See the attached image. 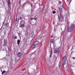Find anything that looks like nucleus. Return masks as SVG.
Here are the masks:
<instances>
[{
    "mask_svg": "<svg viewBox=\"0 0 75 75\" xmlns=\"http://www.w3.org/2000/svg\"><path fill=\"white\" fill-rule=\"evenodd\" d=\"M53 14H55L56 13V11H53L52 13Z\"/></svg>",
    "mask_w": 75,
    "mask_h": 75,
    "instance_id": "nucleus-17",
    "label": "nucleus"
},
{
    "mask_svg": "<svg viewBox=\"0 0 75 75\" xmlns=\"http://www.w3.org/2000/svg\"><path fill=\"white\" fill-rule=\"evenodd\" d=\"M58 19L59 20H60V17H61V14H59L58 15Z\"/></svg>",
    "mask_w": 75,
    "mask_h": 75,
    "instance_id": "nucleus-10",
    "label": "nucleus"
},
{
    "mask_svg": "<svg viewBox=\"0 0 75 75\" xmlns=\"http://www.w3.org/2000/svg\"><path fill=\"white\" fill-rule=\"evenodd\" d=\"M20 20H21V17H20Z\"/></svg>",
    "mask_w": 75,
    "mask_h": 75,
    "instance_id": "nucleus-25",
    "label": "nucleus"
},
{
    "mask_svg": "<svg viewBox=\"0 0 75 75\" xmlns=\"http://www.w3.org/2000/svg\"><path fill=\"white\" fill-rule=\"evenodd\" d=\"M42 13H43L44 12V9H42Z\"/></svg>",
    "mask_w": 75,
    "mask_h": 75,
    "instance_id": "nucleus-24",
    "label": "nucleus"
},
{
    "mask_svg": "<svg viewBox=\"0 0 75 75\" xmlns=\"http://www.w3.org/2000/svg\"><path fill=\"white\" fill-rule=\"evenodd\" d=\"M20 3H21V1H20L19 2V4H20V6H21V4H20Z\"/></svg>",
    "mask_w": 75,
    "mask_h": 75,
    "instance_id": "nucleus-22",
    "label": "nucleus"
},
{
    "mask_svg": "<svg viewBox=\"0 0 75 75\" xmlns=\"http://www.w3.org/2000/svg\"><path fill=\"white\" fill-rule=\"evenodd\" d=\"M20 40H18L17 41V44H18H18H20Z\"/></svg>",
    "mask_w": 75,
    "mask_h": 75,
    "instance_id": "nucleus-11",
    "label": "nucleus"
},
{
    "mask_svg": "<svg viewBox=\"0 0 75 75\" xmlns=\"http://www.w3.org/2000/svg\"><path fill=\"white\" fill-rule=\"evenodd\" d=\"M0 68H1V67H0Z\"/></svg>",
    "mask_w": 75,
    "mask_h": 75,
    "instance_id": "nucleus-29",
    "label": "nucleus"
},
{
    "mask_svg": "<svg viewBox=\"0 0 75 75\" xmlns=\"http://www.w3.org/2000/svg\"><path fill=\"white\" fill-rule=\"evenodd\" d=\"M34 19L35 20H37V19L36 18H34Z\"/></svg>",
    "mask_w": 75,
    "mask_h": 75,
    "instance_id": "nucleus-27",
    "label": "nucleus"
},
{
    "mask_svg": "<svg viewBox=\"0 0 75 75\" xmlns=\"http://www.w3.org/2000/svg\"><path fill=\"white\" fill-rule=\"evenodd\" d=\"M59 10H60V9H59Z\"/></svg>",
    "mask_w": 75,
    "mask_h": 75,
    "instance_id": "nucleus-28",
    "label": "nucleus"
},
{
    "mask_svg": "<svg viewBox=\"0 0 75 75\" xmlns=\"http://www.w3.org/2000/svg\"><path fill=\"white\" fill-rule=\"evenodd\" d=\"M59 67L61 68L62 66H61V63H59Z\"/></svg>",
    "mask_w": 75,
    "mask_h": 75,
    "instance_id": "nucleus-13",
    "label": "nucleus"
},
{
    "mask_svg": "<svg viewBox=\"0 0 75 75\" xmlns=\"http://www.w3.org/2000/svg\"><path fill=\"white\" fill-rule=\"evenodd\" d=\"M10 4V1H8V4Z\"/></svg>",
    "mask_w": 75,
    "mask_h": 75,
    "instance_id": "nucleus-20",
    "label": "nucleus"
},
{
    "mask_svg": "<svg viewBox=\"0 0 75 75\" xmlns=\"http://www.w3.org/2000/svg\"><path fill=\"white\" fill-rule=\"evenodd\" d=\"M20 27L21 28H23V27H24V24H22V25H21Z\"/></svg>",
    "mask_w": 75,
    "mask_h": 75,
    "instance_id": "nucleus-14",
    "label": "nucleus"
},
{
    "mask_svg": "<svg viewBox=\"0 0 75 75\" xmlns=\"http://www.w3.org/2000/svg\"><path fill=\"white\" fill-rule=\"evenodd\" d=\"M53 39H51L50 41H51V42H53Z\"/></svg>",
    "mask_w": 75,
    "mask_h": 75,
    "instance_id": "nucleus-18",
    "label": "nucleus"
},
{
    "mask_svg": "<svg viewBox=\"0 0 75 75\" xmlns=\"http://www.w3.org/2000/svg\"><path fill=\"white\" fill-rule=\"evenodd\" d=\"M5 72H6V71L4 70L3 71L2 73V75H3V74H4V73H5Z\"/></svg>",
    "mask_w": 75,
    "mask_h": 75,
    "instance_id": "nucleus-16",
    "label": "nucleus"
},
{
    "mask_svg": "<svg viewBox=\"0 0 75 75\" xmlns=\"http://www.w3.org/2000/svg\"><path fill=\"white\" fill-rule=\"evenodd\" d=\"M12 38L14 40H15V39H16V38H17V37L15 36L14 35H13L12 36Z\"/></svg>",
    "mask_w": 75,
    "mask_h": 75,
    "instance_id": "nucleus-9",
    "label": "nucleus"
},
{
    "mask_svg": "<svg viewBox=\"0 0 75 75\" xmlns=\"http://www.w3.org/2000/svg\"><path fill=\"white\" fill-rule=\"evenodd\" d=\"M63 8V6H61L60 7V9H61V11H62V9Z\"/></svg>",
    "mask_w": 75,
    "mask_h": 75,
    "instance_id": "nucleus-15",
    "label": "nucleus"
},
{
    "mask_svg": "<svg viewBox=\"0 0 75 75\" xmlns=\"http://www.w3.org/2000/svg\"><path fill=\"white\" fill-rule=\"evenodd\" d=\"M50 57H51V56L52 55V50H51V53H50Z\"/></svg>",
    "mask_w": 75,
    "mask_h": 75,
    "instance_id": "nucleus-19",
    "label": "nucleus"
},
{
    "mask_svg": "<svg viewBox=\"0 0 75 75\" xmlns=\"http://www.w3.org/2000/svg\"><path fill=\"white\" fill-rule=\"evenodd\" d=\"M40 44V42L38 41H36L34 43V45H35L36 46Z\"/></svg>",
    "mask_w": 75,
    "mask_h": 75,
    "instance_id": "nucleus-3",
    "label": "nucleus"
},
{
    "mask_svg": "<svg viewBox=\"0 0 75 75\" xmlns=\"http://www.w3.org/2000/svg\"><path fill=\"white\" fill-rule=\"evenodd\" d=\"M66 61H63V66L65 65L66 64Z\"/></svg>",
    "mask_w": 75,
    "mask_h": 75,
    "instance_id": "nucleus-8",
    "label": "nucleus"
},
{
    "mask_svg": "<svg viewBox=\"0 0 75 75\" xmlns=\"http://www.w3.org/2000/svg\"><path fill=\"white\" fill-rule=\"evenodd\" d=\"M33 19H34V18H32V19H31V20H33Z\"/></svg>",
    "mask_w": 75,
    "mask_h": 75,
    "instance_id": "nucleus-21",
    "label": "nucleus"
},
{
    "mask_svg": "<svg viewBox=\"0 0 75 75\" xmlns=\"http://www.w3.org/2000/svg\"><path fill=\"white\" fill-rule=\"evenodd\" d=\"M59 2L60 4H61L62 3V2H61V1H59Z\"/></svg>",
    "mask_w": 75,
    "mask_h": 75,
    "instance_id": "nucleus-23",
    "label": "nucleus"
},
{
    "mask_svg": "<svg viewBox=\"0 0 75 75\" xmlns=\"http://www.w3.org/2000/svg\"><path fill=\"white\" fill-rule=\"evenodd\" d=\"M4 45L5 46H6V45L7 44V40H4Z\"/></svg>",
    "mask_w": 75,
    "mask_h": 75,
    "instance_id": "nucleus-6",
    "label": "nucleus"
},
{
    "mask_svg": "<svg viewBox=\"0 0 75 75\" xmlns=\"http://www.w3.org/2000/svg\"><path fill=\"white\" fill-rule=\"evenodd\" d=\"M72 58H73V59H75V58L74 57H72Z\"/></svg>",
    "mask_w": 75,
    "mask_h": 75,
    "instance_id": "nucleus-26",
    "label": "nucleus"
},
{
    "mask_svg": "<svg viewBox=\"0 0 75 75\" xmlns=\"http://www.w3.org/2000/svg\"><path fill=\"white\" fill-rule=\"evenodd\" d=\"M36 47V46L35 45H34V44H33V45L31 47V48H32L33 49L35 47Z\"/></svg>",
    "mask_w": 75,
    "mask_h": 75,
    "instance_id": "nucleus-7",
    "label": "nucleus"
},
{
    "mask_svg": "<svg viewBox=\"0 0 75 75\" xmlns=\"http://www.w3.org/2000/svg\"><path fill=\"white\" fill-rule=\"evenodd\" d=\"M67 56H64L63 59V61H67Z\"/></svg>",
    "mask_w": 75,
    "mask_h": 75,
    "instance_id": "nucleus-4",
    "label": "nucleus"
},
{
    "mask_svg": "<svg viewBox=\"0 0 75 75\" xmlns=\"http://www.w3.org/2000/svg\"><path fill=\"white\" fill-rule=\"evenodd\" d=\"M75 27V25L74 24H71L68 28V32H72L73 31L74 28Z\"/></svg>",
    "mask_w": 75,
    "mask_h": 75,
    "instance_id": "nucleus-1",
    "label": "nucleus"
},
{
    "mask_svg": "<svg viewBox=\"0 0 75 75\" xmlns=\"http://www.w3.org/2000/svg\"><path fill=\"white\" fill-rule=\"evenodd\" d=\"M21 53H18V54H17V56H18L19 58H21Z\"/></svg>",
    "mask_w": 75,
    "mask_h": 75,
    "instance_id": "nucleus-5",
    "label": "nucleus"
},
{
    "mask_svg": "<svg viewBox=\"0 0 75 75\" xmlns=\"http://www.w3.org/2000/svg\"><path fill=\"white\" fill-rule=\"evenodd\" d=\"M60 50L59 49V48H57L56 49H55L54 50V52L55 54L56 53H58L59 52Z\"/></svg>",
    "mask_w": 75,
    "mask_h": 75,
    "instance_id": "nucleus-2",
    "label": "nucleus"
},
{
    "mask_svg": "<svg viewBox=\"0 0 75 75\" xmlns=\"http://www.w3.org/2000/svg\"><path fill=\"white\" fill-rule=\"evenodd\" d=\"M19 20H20V19L18 18L16 19V21H17V23H18V22H19Z\"/></svg>",
    "mask_w": 75,
    "mask_h": 75,
    "instance_id": "nucleus-12",
    "label": "nucleus"
}]
</instances>
